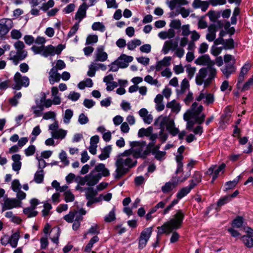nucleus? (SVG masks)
Returning a JSON list of instances; mask_svg holds the SVG:
<instances>
[{
  "instance_id": "f257e3e1",
  "label": "nucleus",
  "mask_w": 253,
  "mask_h": 253,
  "mask_svg": "<svg viewBox=\"0 0 253 253\" xmlns=\"http://www.w3.org/2000/svg\"><path fill=\"white\" fill-rule=\"evenodd\" d=\"M217 70L213 66H207L200 69L195 77L197 85L204 84V87L209 86L216 76Z\"/></svg>"
},
{
  "instance_id": "f03ea898",
  "label": "nucleus",
  "mask_w": 253,
  "mask_h": 253,
  "mask_svg": "<svg viewBox=\"0 0 253 253\" xmlns=\"http://www.w3.org/2000/svg\"><path fill=\"white\" fill-rule=\"evenodd\" d=\"M184 217V213L182 210H178L169 221L165 222L161 227H158V234L164 233L169 234L173 230L181 227Z\"/></svg>"
},
{
  "instance_id": "7ed1b4c3",
  "label": "nucleus",
  "mask_w": 253,
  "mask_h": 253,
  "mask_svg": "<svg viewBox=\"0 0 253 253\" xmlns=\"http://www.w3.org/2000/svg\"><path fill=\"white\" fill-rule=\"evenodd\" d=\"M130 146L128 150L135 159H145L150 153V149L145 141L130 142Z\"/></svg>"
},
{
  "instance_id": "20e7f679",
  "label": "nucleus",
  "mask_w": 253,
  "mask_h": 253,
  "mask_svg": "<svg viewBox=\"0 0 253 253\" xmlns=\"http://www.w3.org/2000/svg\"><path fill=\"white\" fill-rule=\"evenodd\" d=\"M14 47L16 51H11L9 53L8 60L13 62L17 65L20 61L23 60L27 56V51L24 49L25 44L20 41H18L14 44Z\"/></svg>"
},
{
  "instance_id": "39448f33",
  "label": "nucleus",
  "mask_w": 253,
  "mask_h": 253,
  "mask_svg": "<svg viewBox=\"0 0 253 253\" xmlns=\"http://www.w3.org/2000/svg\"><path fill=\"white\" fill-rule=\"evenodd\" d=\"M154 125L164 129L166 126L167 130L173 136H175L179 133L178 129L174 127V121L167 116L159 117L155 120Z\"/></svg>"
},
{
  "instance_id": "423d86ee",
  "label": "nucleus",
  "mask_w": 253,
  "mask_h": 253,
  "mask_svg": "<svg viewBox=\"0 0 253 253\" xmlns=\"http://www.w3.org/2000/svg\"><path fill=\"white\" fill-rule=\"evenodd\" d=\"M224 61L225 65L220 70L223 75L226 79L234 74L236 70V67L235 66V59L234 56L230 54H225L224 56Z\"/></svg>"
},
{
  "instance_id": "0eeeda50",
  "label": "nucleus",
  "mask_w": 253,
  "mask_h": 253,
  "mask_svg": "<svg viewBox=\"0 0 253 253\" xmlns=\"http://www.w3.org/2000/svg\"><path fill=\"white\" fill-rule=\"evenodd\" d=\"M65 48V46L60 44L57 45L56 48H55L52 45H48L46 47H41L40 48H37L34 47L33 49L36 51V53H41V55L44 57H47L48 56H53L55 54H59L62 50Z\"/></svg>"
},
{
  "instance_id": "6e6552de",
  "label": "nucleus",
  "mask_w": 253,
  "mask_h": 253,
  "mask_svg": "<svg viewBox=\"0 0 253 253\" xmlns=\"http://www.w3.org/2000/svg\"><path fill=\"white\" fill-rule=\"evenodd\" d=\"M130 150H126L124 153H121L118 156L117 164L124 167L129 169L130 168L135 166L137 163L136 159L132 158L130 156Z\"/></svg>"
},
{
  "instance_id": "1a4fd4ad",
  "label": "nucleus",
  "mask_w": 253,
  "mask_h": 253,
  "mask_svg": "<svg viewBox=\"0 0 253 253\" xmlns=\"http://www.w3.org/2000/svg\"><path fill=\"white\" fill-rule=\"evenodd\" d=\"M197 106L198 103L196 102H194L191 106V110L186 113L189 114L190 117L195 120L197 123L201 124L204 121L206 116L204 114H200L204 109L203 106L200 105L198 107Z\"/></svg>"
},
{
  "instance_id": "9d476101",
  "label": "nucleus",
  "mask_w": 253,
  "mask_h": 253,
  "mask_svg": "<svg viewBox=\"0 0 253 253\" xmlns=\"http://www.w3.org/2000/svg\"><path fill=\"white\" fill-rule=\"evenodd\" d=\"M15 84L12 85V88L20 90L22 87H26L29 85V79L25 76H22L19 72H16L14 76Z\"/></svg>"
},
{
  "instance_id": "9b49d317",
  "label": "nucleus",
  "mask_w": 253,
  "mask_h": 253,
  "mask_svg": "<svg viewBox=\"0 0 253 253\" xmlns=\"http://www.w3.org/2000/svg\"><path fill=\"white\" fill-rule=\"evenodd\" d=\"M85 198L87 200L86 206L90 207L92 204L99 202L102 200V195L101 194L98 197H95L97 194V191L92 187L85 188Z\"/></svg>"
},
{
  "instance_id": "f8f14e48",
  "label": "nucleus",
  "mask_w": 253,
  "mask_h": 253,
  "mask_svg": "<svg viewBox=\"0 0 253 253\" xmlns=\"http://www.w3.org/2000/svg\"><path fill=\"white\" fill-rule=\"evenodd\" d=\"M22 202L16 198H9L7 197L4 198V201L3 203L1 204L2 212L7 210H10L13 208L21 207Z\"/></svg>"
},
{
  "instance_id": "ddd939ff",
  "label": "nucleus",
  "mask_w": 253,
  "mask_h": 253,
  "mask_svg": "<svg viewBox=\"0 0 253 253\" xmlns=\"http://www.w3.org/2000/svg\"><path fill=\"white\" fill-rule=\"evenodd\" d=\"M222 27L223 24L219 21L210 25L208 28V33L206 35V39L209 42L213 41L216 38V31Z\"/></svg>"
},
{
  "instance_id": "4468645a",
  "label": "nucleus",
  "mask_w": 253,
  "mask_h": 253,
  "mask_svg": "<svg viewBox=\"0 0 253 253\" xmlns=\"http://www.w3.org/2000/svg\"><path fill=\"white\" fill-rule=\"evenodd\" d=\"M181 178L180 177L173 176L170 181L166 182L165 184L162 187V191L164 193H168L171 191L177 185L178 182H181L179 180Z\"/></svg>"
},
{
  "instance_id": "2eb2a0df",
  "label": "nucleus",
  "mask_w": 253,
  "mask_h": 253,
  "mask_svg": "<svg viewBox=\"0 0 253 253\" xmlns=\"http://www.w3.org/2000/svg\"><path fill=\"white\" fill-rule=\"evenodd\" d=\"M178 46V40L176 39H170L166 41L163 45L162 52L164 54L168 53L169 50L174 51Z\"/></svg>"
},
{
  "instance_id": "dca6fc26",
  "label": "nucleus",
  "mask_w": 253,
  "mask_h": 253,
  "mask_svg": "<svg viewBox=\"0 0 253 253\" xmlns=\"http://www.w3.org/2000/svg\"><path fill=\"white\" fill-rule=\"evenodd\" d=\"M108 59V54L104 51L103 46H99L94 53V62H105Z\"/></svg>"
},
{
  "instance_id": "f3484780",
  "label": "nucleus",
  "mask_w": 253,
  "mask_h": 253,
  "mask_svg": "<svg viewBox=\"0 0 253 253\" xmlns=\"http://www.w3.org/2000/svg\"><path fill=\"white\" fill-rule=\"evenodd\" d=\"M93 171L99 175L100 178L102 177H107L110 175L109 170L102 163H100L95 166Z\"/></svg>"
},
{
  "instance_id": "a211bd4d",
  "label": "nucleus",
  "mask_w": 253,
  "mask_h": 253,
  "mask_svg": "<svg viewBox=\"0 0 253 253\" xmlns=\"http://www.w3.org/2000/svg\"><path fill=\"white\" fill-rule=\"evenodd\" d=\"M88 8V6L85 2L83 3L81 5L75 15V19L78 20L79 24L82 20L86 17V10Z\"/></svg>"
},
{
  "instance_id": "6ab92c4d",
  "label": "nucleus",
  "mask_w": 253,
  "mask_h": 253,
  "mask_svg": "<svg viewBox=\"0 0 253 253\" xmlns=\"http://www.w3.org/2000/svg\"><path fill=\"white\" fill-rule=\"evenodd\" d=\"M225 167L226 165L224 163H222L218 167H217L216 165H212L209 168L206 173L209 175L212 174L218 177L220 172L222 173L224 172Z\"/></svg>"
},
{
  "instance_id": "aec40b11",
  "label": "nucleus",
  "mask_w": 253,
  "mask_h": 253,
  "mask_svg": "<svg viewBox=\"0 0 253 253\" xmlns=\"http://www.w3.org/2000/svg\"><path fill=\"white\" fill-rule=\"evenodd\" d=\"M85 178L87 181V185L89 186H92L96 185L101 179L99 175H97L93 170H92L89 174L85 175Z\"/></svg>"
},
{
  "instance_id": "412c9836",
  "label": "nucleus",
  "mask_w": 253,
  "mask_h": 253,
  "mask_svg": "<svg viewBox=\"0 0 253 253\" xmlns=\"http://www.w3.org/2000/svg\"><path fill=\"white\" fill-rule=\"evenodd\" d=\"M48 80L51 84H53L55 83L59 82L61 79V75L58 73L55 67H52L49 72Z\"/></svg>"
},
{
  "instance_id": "4be33fe9",
  "label": "nucleus",
  "mask_w": 253,
  "mask_h": 253,
  "mask_svg": "<svg viewBox=\"0 0 253 253\" xmlns=\"http://www.w3.org/2000/svg\"><path fill=\"white\" fill-rule=\"evenodd\" d=\"M195 63L197 65L203 66H212L214 64V62L211 60L210 57L208 54H205L199 57L195 60Z\"/></svg>"
},
{
  "instance_id": "5701e85b",
  "label": "nucleus",
  "mask_w": 253,
  "mask_h": 253,
  "mask_svg": "<svg viewBox=\"0 0 253 253\" xmlns=\"http://www.w3.org/2000/svg\"><path fill=\"white\" fill-rule=\"evenodd\" d=\"M133 59L132 56H128L126 54H122L118 58L119 63L121 68H125L128 66V63Z\"/></svg>"
},
{
  "instance_id": "b1692460",
  "label": "nucleus",
  "mask_w": 253,
  "mask_h": 253,
  "mask_svg": "<svg viewBox=\"0 0 253 253\" xmlns=\"http://www.w3.org/2000/svg\"><path fill=\"white\" fill-rule=\"evenodd\" d=\"M12 160L13 161L12 164V169L18 172L21 169L22 163L21 162V156L19 154H14L12 156Z\"/></svg>"
},
{
  "instance_id": "393cba45",
  "label": "nucleus",
  "mask_w": 253,
  "mask_h": 253,
  "mask_svg": "<svg viewBox=\"0 0 253 253\" xmlns=\"http://www.w3.org/2000/svg\"><path fill=\"white\" fill-rule=\"evenodd\" d=\"M171 60V57L166 56L162 60L157 62L155 66L156 70L159 71L163 67L169 66Z\"/></svg>"
},
{
  "instance_id": "a878e982",
  "label": "nucleus",
  "mask_w": 253,
  "mask_h": 253,
  "mask_svg": "<svg viewBox=\"0 0 253 253\" xmlns=\"http://www.w3.org/2000/svg\"><path fill=\"white\" fill-rule=\"evenodd\" d=\"M196 162L194 160H191L189 163L186 166V169L187 171L185 173H183V176H181L179 180L180 182H184L185 181L187 180V179L191 175V170L192 169L194 165L195 164Z\"/></svg>"
},
{
  "instance_id": "bb28decb",
  "label": "nucleus",
  "mask_w": 253,
  "mask_h": 253,
  "mask_svg": "<svg viewBox=\"0 0 253 253\" xmlns=\"http://www.w3.org/2000/svg\"><path fill=\"white\" fill-rule=\"evenodd\" d=\"M116 166L117 167V169L115 170L114 177L116 179H119L126 174L128 169L127 168H125L123 166L117 165V162H116Z\"/></svg>"
},
{
  "instance_id": "cd10ccee",
  "label": "nucleus",
  "mask_w": 253,
  "mask_h": 253,
  "mask_svg": "<svg viewBox=\"0 0 253 253\" xmlns=\"http://www.w3.org/2000/svg\"><path fill=\"white\" fill-rule=\"evenodd\" d=\"M192 6L194 8H201L203 11H205L208 8L209 3L206 1H201V0H194Z\"/></svg>"
},
{
  "instance_id": "c85d7f7f",
  "label": "nucleus",
  "mask_w": 253,
  "mask_h": 253,
  "mask_svg": "<svg viewBox=\"0 0 253 253\" xmlns=\"http://www.w3.org/2000/svg\"><path fill=\"white\" fill-rule=\"evenodd\" d=\"M192 178V179L189 181V185L192 186V187L194 188L198 183L201 181L202 174L200 172L196 171L193 174Z\"/></svg>"
},
{
  "instance_id": "c756f323",
  "label": "nucleus",
  "mask_w": 253,
  "mask_h": 253,
  "mask_svg": "<svg viewBox=\"0 0 253 253\" xmlns=\"http://www.w3.org/2000/svg\"><path fill=\"white\" fill-rule=\"evenodd\" d=\"M45 39L44 37H40V36H39L35 40V44H38L39 45V46L38 45H34L32 46L31 47V50L33 51V52L35 54H40L41 55V53H36L35 52V50H34V49H33V47H37V48H40L41 47H46V46H44V43H45Z\"/></svg>"
},
{
  "instance_id": "7c9ffc66",
  "label": "nucleus",
  "mask_w": 253,
  "mask_h": 253,
  "mask_svg": "<svg viewBox=\"0 0 253 253\" xmlns=\"http://www.w3.org/2000/svg\"><path fill=\"white\" fill-rule=\"evenodd\" d=\"M192 189H193L192 186L190 185L187 187L182 188L176 194V198L178 199H181L189 194Z\"/></svg>"
},
{
  "instance_id": "2f4dec72",
  "label": "nucleus",
  "mask_w": 253,
  "mask_h": 253,
  "mask_svg": "<svg viewBox=\"0 0 253 253\" xmlns=\"http://www.w3.org/2000/svg\"><path fill=\"white\" fill-rule=\"evenodd\" d=\"M112 150L111 145L105 147L102 150V153L98 156V158L101 161L105 160L110 157V154Z\"/></svg>"
},
{
  "instance_id": "473e14b6",
  "label": "nucleus",
  "mask_w": 253,
  "mask_h": 253,
  "mask_svg": "<svg viewBox=\"0 0 253 253\" xmlns=\"http://www.w3.org/2000/svg\"><path fill=\"white\" fill-rule=\"evenodd\" d=\"M66 130L62 129H59L56 131H51V135L54 139H63L66 135Z\"/></svg>"
},
{
  "instance_id": "72a5a7b5",
  "label": "nucleus",
  "mask_w": 253,
  "mask_h": 253,
  "mask_svg": "<svg viewBox=\"0 0 253 253\" xmlns=\"http://www.w3.org/2000/svg\"><path fill=\"white\" fill-rule=\"evenodd\" d=\"M183 157L182 155H178L176 156L175 159L177 163V168L175 171V174H177L183 171Z\"/></svg>"
},
{
  "instance_id": "f704fd0d",
  "label": "nucleus",
  "mask_w": 253,
  "mask_h": 253,
  "mask_svg": "<svg viewBox=\"0 0 253 253\" xmlns=\"http://www.w3.org/2000/svg\"><path fill=\"white\" fill-rule=\"evenodd\" d=\"M6 23L9 25V27L5 24H2L0 23V35L4 36L8 33L10 29L12 27V21L10 19H7Z\"/></svg>"
},
{
  "instance_id": "c9c22d12",
  "label": "nucleus",
  "mask_w": 253,
  "mask_h": 253,
  "mask_svg": "<svg viewBox=\"0 0 253 253\" xmlns=\"http://www.w3.org/2000/svg\"><path fill=\"white\" fill-rule=\"evenodd\" d=\"M183 119L184 121L187 122L186 128L189 130H191L196 122L195 120L192 121L193 119L190 117L189 114L186 113L183 115Z\"/></svg>"
},
{
  "instance_id": "e433bc0d",
  "label": "nucleus",
  "mask_w": 253,
  "mask_h": 253,
  "mask_svg": "<svg viewBox=\"0 0 253 253\" xmlns=\"http://www.w3.org/2000/svg\"><path fill=\"white\" fill-rule=\"evenodd\" d=\"M167 107L170 108L171 111L177 113L180 110V106L174 100L168 102L167 104Z\"/></svg>"
},
{
  "instance_id": "4c0bfd02",
  "label": "nucleus",
  "mask_w": 253,
  "mask_h": 253,
  "mask_svg": "<svg viewBox=\"0 0 253 253\" xmlns=\"http://www.w3.org/2000/svg\"><path fill=\"white\" fill-rule=\"evenodd\" d=\"M19 237L20 236L18 233L13 234L11 237H9V244L12 248H15L17 247Z\"/></svg>"
},
{
  "instance_id": "58836bf2",
  "label": "nucleus",
  "mask_w": 253,
  "mask_h": 253,
  "mask_svg": "<svg viewBox=\"0 0 253 253\" xmlns=\"http://www.w3.org/2000/svg\"><path fill=\"white\" fill-rule=\"evenodd\" d=\"M35 210V209L28 207L23 209V213L28 218L33 217L36 216L38 213V212Z\"/></svg>"
},
{
  "instance_id": "ea45409f",
  "label": "nucleus",
  "mask_w": 253,
  "mask_h": 253,
  "mask_svg": "<svg viewBox=\"0 0 253 253\" xmlns=\"http://www.w3.org/2000/svg\"><path fill=\"white\" fill-rule=\"evenodd\" d=\"M44 173L43 169H40L36 171L34 175V180L38 184L41 183L43 180Z\"/></svg>"
},
{
  "instance_id": "a19ab883",
  "label": "nucleus",
  "mask_w": 253,
  "mask_h": 253,
  "mask_svg": "<svg viewBox=\"0 0 253 253\" xmlns=\"http://www.w3.org/2000/svg\"><path fill=\"white\" fill-rule=\"evenodd\" d=\"M141 44V42L138 39H134L128 42L127 43V48L129 50H134L137 46H139Z\"/></svg>"
},
{
  "instance_id": "79ce46f5",
  "label": "nucleus",
  "mask_w": 253,
  "mask_h": 253,
  "mask_svg": "<svg viewBox=\"0 0 253 253\" xmlns=\"http://www.w3.org/2000/svg\"><path fill=\"white\" fill-rule=\"evenodd\" d=\"M186 72L187 74L188 78L191 80L192 79L196 71V68L192 66L190 64H188L186 66Z\"/></svg>"
},
{
  "instance_id": "37998d69",
  "label": "nucleus",
  "mask_w": 253,
  "mask_h": 253,
  "mask_svg": "<svg viewBox=\"0 0 253 253\" xmlns=\"http://www.w3.org/2000/svg\"><path fill=\"white\" fill-rule=\"evenodd\" d=\"M99 239L97 236H93L89 241L88 243L86 245V246L85 247L84 251L86 252H89L94 244L97 243L99 241Z\"/></svg>"
},
{
  "instance_id": "c03bdc74",
  "label": "nucleus",
  "mask_w": 253,
  "mask_h": 253,
  "mask_svg": "<svg viewBox=\"0 0 253 253\" xmlns=\"http://www.w3.org/2000/svg\"><path fill=\"white\" fill-rule=\"evenodd\" d=\"M152 231V227L146 228L141 232L140 237L148 241L151 236Z\"/></svg>"
},
{
  "instance_id": "a18cd8bd",
  "label": "nucleus",
  "mask_w": 253,
  "mask_h": 253,
  "mask_svg": "<svg viewBox=\"0 0 253 253\" xmlns=\"http://www.w3.org/2000/svg\"><path fill=\"white\" fill-rule=\"evenodd\" d=\"M252 86H253V75L243 85H242L239 90L241 91H245L249 90Z\"/></svg>"
},
{
  "instance_id": "49530a36",
  "label": "nucleus",
  "mask_w": 253,
  "mask_h": 253,
  "mask_svg": "<svg viewBox=\"0 0 253 253\" xmlns=\"http://www.w3.org/2000/svg\"><path fill=\"white\" fill-rule=\"evenodd\" d=\"M241 240L247 247L251 248L253 246V239L252 237L244 235L241 237Z\"/></svg>"
},
{
  "instance_id": "de8ad7c7",
  "label": "nucleus",
  "mask_w": 253,
  "mask_h": 253,
  "mask_svg": "<svg viewBox=\"0 0 253 253\" xmlns=\"http://www.w3.org/2000/svg\"><path fill=\"white\" fill-rule=\"evenodd\" d=\"M91 28L94 31H99L101 32H103L106 30V27L104 25L100 22H94L91 26Z\"/></svg>"
},
{
  "instance_id": "09e8293b",
  "label": "nucleus",
  "mask_w": 253,
  "mask_h": 253,
  "mask_svg": "<svg viewBox=\"0 0 253 253\" xmlns=\"http://www.w3.org/2000/svg\"><path fill=\"white\" fill-rule=\"evenodd\" d=\"M35 115V117H39L42 115V112L43 110V105L33 106L31 108Z\"/></svg>"
},
{
  "instance_id": "8fccbe9b",
  "label": "nucleus",
  "mask_w": 253,
  "mask_h": 253,
  "mask_svg": "<svg viewBox=\"0 0 253 253\" xmlns=\"http://www.w3.org/2000/svg\"><path fill=\"white\" fill-rule=\"evenodd\" d=\"M73 116V112L71 109H67L63 116V122L65 124H68L70 123V120Z\"/></svg>"
},
{
  "instance_id": "3c124183",
  "label": "nucleus",
  "mask_w": 253,
  "mask_h": 253,
  "mask_svg": "<svg viewBox=\"0 0 253 253\" xmlns=\"http://www.w3.org/2000/svg\"><path fill=\"white\" fill-rule=\"evenodd\" d=\"M116 219L115 208L113 209L104 217V220L106 222H110L115 220Z\"/></svg>"
},
{
  "instance_id": "603ef678",
  "label": "nucleus",
  "mask_w": 253,
  "mask_h": 253,
  "mask_svg": "<svg viewBox=\"0 0 253 253\" xmlns=\"http://www.w3.org/2000/svg\"><path fill=\"white\" fill-rule=\"evenodd\" d=\"M98 42V36L96 35H89L86 39L85 45L94 44Z\"/></svg>"
},
{
  "instance_id": "864d4df0",
  "label": "nucleus",
  "mask_w": 253,
  "mask_h": 253,
  "mask_svg": "<svg viewBox=\"0 0 253 253\" xmlns=\"http://www.w3.org/2000/svg\"><path fill=\"white\" fill-rule=\"evenodd\" d=\"M234 47V40L230 38L224 41V43L223 44V48L225 49H231Z\"/></svg>"
},
{
  "instance_id": "5fc2aeb1",
  "label": "nucleus",
  "mask_w": 253,
  "mask_h": 253,
  "mask_svg": "<svg viewBox=\"0 0 253 253\" xmlns=\"http://www.w3.org/2000/svg\"><path fill=\"white\" fill-rule=\"evenodd\" d=\"M65 201L66 202H71L74 201L75 196L70 190L65 191L64 193Z\"/></svg>"
},
{
  "instance_id": "6e6d98bb",
  "label": "nucleus",
  "mask_w": 253,
  "mask_h": 253,
  "mask_svg": "<svg viewBox=\"0 0 253 253\" xmlns=\"http://www.w3.org/2000/svg\"><path fill=\"white\" fill-rule=\"evenodd\" d=\"M77 214L76 211H70L69 213L65 215L64 217V219L69 223H72L73 222L74 219L75 217L76 214Z\"/></svg>"
},
{
  "instance_id": "4d7b16f0",
  "label": "nucleus",
  "mask_w": 253,
  "mask_h": 253,
  "mask_svg": "<svg viewBox=\"0 0 253 253\" xmlns=\"http://www.w3.org/2000/svg\"><path fill=\"white\" fill-rule=\"evenodd\" d=\"M251 68V65L249 63H245L243 66L241 68L239 75L242 76L244 78L248 74L249 71Z\"/></svg>"
},
{
  "instance_id": "13d9d810",
  "label": "nucleus",
  "mask_w": 253,
  "mask_h": 253,
  "mask_svg": "<svg viewBox=\"0 0 253 253\" xmlns=\"http://www.w3.org/2000/svg\"><path fill=\"white\" fill-rule=\"evenodd\" d=\"M205 99L204 103L207 105L213 103L214 101V95L211 93H206Z\"/></svg>"
},
{
  "instance_id": "bf43d9fd",
  "label": "nucleus",
  "mask_w": 253,
  "mask_h": 253,
  "mask_svg": "<svg viewBox=\"0 0 253 253\" xmlns=\"http://www.w3.org/2000/svg\"><path fill=\"white\" fill-rule=\"evenodd\" d=\"M109 67H110L109 71L112 72H117L121 68L118 59L109 64Z\"/></svg>"
},
{
  "instance_id": "052dcab7",
  "label": "nucleus",
  "mask_w": 253,
  "mask_h": 253,
  "mask_svg": "<svg viewBox=\"0 0 253 253\" xmlns=\"http://www.w3.org/2000/svg\"><path fill=\"white\" fill-rule=\"evenodd\" d=\"M144 81L151 85H155L157 86H160L158 80L156 79H154L153 77L150 75L146 76L144 78Z\"/></svg>"
},
{
  "instance_id": "680f3d73",
  "label": "nucleus",
  "mask_w": 253,
  "mask_h": 253,
  "mask_svg": "<svg viewBox=\"0 0 253 253\" xmlns=\"http://www.w3.org/2000/svg\"><path fill=\"white\" fill-rule=\"evenodd\" d=\"M59 157L61 162H62L65 166H68L69 164V161L67 159V154L65 151L63 150L61 151Z\"/></svg>"
},
{
  "instance_id": "e2e57ef3",
  "label": "nucleus",
  "mask_w": 253,
  "mask_h": 253,
  "mask_svg": "<svg viewBox=\"0 0 253 253\" xmlns=\"http://www.w3.org/2000/svg\"><path fill=\"white\" fill-rule=\"evenodd\" d=\"M11 188L14 192H17L21 188V185L19 182V180L14 179L11 183Z\"/></svg>"
},
{
  "instance_id": "0e129e2a",
  "label": "nucleus",
  "mask_w": 253,
  "mask_h": 253,
  "mask_svg": "<svg viewBox=\"0 0 253 253\" xmlns=\"http://www.w3.org/2000/svg\"><path fill=\"white\" fill-rule=\"evenodd\" d=\"M89 122V119L87 116L84 113L81 114L78 118V122L80 124L83 125L86 124Z\"/></svg>"
},
{
  "instance_id": "69168bd1",
  "label": "nucleus",
  "mask_w": 253,
  "mask_h": 253,
  "mask_svg": "<svg viewBox=\"0 0 253 253\" xmlns=\"http://www.w3.org/2000/svg\"><path fill=\"white\" fill-rule=\"evenodd\" d=\"M44 209L42 210V215L43 217H46L49 214L50 210L52 209L51 205L49 203H45L43 205Z\"/></svg>"
},
{
  "instance_id": "338daca9",
  "label": "nucleus",
  "mask_w": 253,
  "mask_h": 253,
  "mask_svg": "<svg viewBox=\"0 0 253 253\" xmlns=\"http://www.w3.org/2000/svg\"><path fill=\"white\" fill-rule=\"evenodd\" d=\"M152 153L158 160H161L166 155L165 151H156V150H152Z\"/></svg>"
},
{
  "instance_id": "774afa93",
  "label": "nucleus",
  "mask_w": 253,
  "mask_h": 253,
  "mask_svg": "<svg viewBox=\"0 0 253 253\" xmlns=\"http://www.w3.org/2000/svg\"><path fill=\"white\" fill-rule=\"evenodd\" d=\"M243 223V218L241 216H238L233 221V226L237 228L241 227Z\"/></svg>"
}]
</instances>
